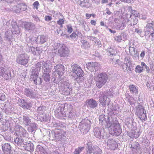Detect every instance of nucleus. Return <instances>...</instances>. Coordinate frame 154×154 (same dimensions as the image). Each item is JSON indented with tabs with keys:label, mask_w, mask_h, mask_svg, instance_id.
Wrapping results in <instances>:
<instances>
[{
	"label": "nucleus",
	"mask_w": 154,
	"mask_h": 154,
	"mask_svg": "<svg viewBox=\"0 0 154 154\" xmlns=\"http://www.w3.org/2000/svg\"><path fill=\"white\" fill-rule=\"evenodd\" d=\"M64 20L63 19H60L59 20L57 21V23L60 25V27L62 28L63 27V24L64 23Z\"/></svg>",
	"instance_id": "nucleus-52"
},
{
	"label": "nucleus",
	"mask_w": 154,
	"mask_h": 154,
	"mask_svg": "<svg viewBox=\"0 0 154 154\" xmlns=\"http://www.w3.org/2000/svg\"><path fill=\"white\" fill-rule=\"evenodd\" d=\"M139 146V144L138 142H133L131 144V148L133 151H134L138 149Z\"/></svg>",
	"instance_id": "nucleus-37"
},
{
	"label": "nucleus",
	"mask_w": 154,
	"mask_h": 154,
	"mask_svg": "<svg viewBox=\"0 0 154 154\" xmlns=\"http://www.w3.org/2000/svg\"><path fill=\"white\" fill-rule=\"evenodd\" d=\"M33 5V7L34 8L36 9L37 10L38 9V6L39 5V4L38 1H36L35 2Z\"/></svg>",
	"instance_id": "nucleus-55"
},
{
	"label": "nucleus",
	"mask_w": 154,
	"mask_h": 154,
	"mask_svg": "<svg viewBox=\"0 0 154 154\" xmlns=\"http://www.w3.org/2000/svg\"><path fill=\"white\" fill-rule=\"evenodd\" d=\"M45 64L44 66V69H50L51 68L52 66L51 62L49 60H47L46 62H45Z\"/></svg>",
	"instance_id": "nucleus-42"
},
{
	"label": "nucleus",
	"mask_w": 154,
	"mask_h": 154,
	"mask_svg": "<svg viewBox=\"0 0 154 154\" xmlns=\"http://www.w3.org/2000/svg\"><path fill=\"white\" fill-rule=\"evenodd\" d=\"M71 68L72 70L70 72V75L78 81L79 79L81 81L84 80V78L83 76L84 74L80 67L77 64H74L72 66Z\"/></svg>",
	"instance_id": "nucleus-2"
},
{
	"label": "nucleus",
	"mask_w": 154,
	"mask_h": 154,
	"mask_svg": "<svg viewBox=\"0 0 154 154\" xmlns=\"http://www.w3.org/2000/svg\"><path fill=\"white\" fill-rule=\"evenodd\" d=\"M32 106V104L31 102L29 103H26L25 106V108L29 109Z\"/></svg>",
	"instance_id": "nucleus-54"
},
{
	"label": "nucleus",
	"mask_w": 154,
	"mask_h": 154,
	"mask_svg": "<svg viewBox=\"0 0 154 154\" xmlns=\"http://www.w3.org/2000/svg\"><path fill=\"white\" fill-rule=\"evenodd\" d=\"M46 109V107L44 106H40L38 107L37 111L39 112H42Z\"/></svg>",
	"instance_id": "nucleus-48"
},
{
	"label": "nucleus",
	"mask_w": 154,
	"mask_h": 154,
	"mask_svg": "<svg viewBox=\"0 0 154 154\" xmlns=\"http://www.w3.org/2000/svg\"><path fill=\"white\" fill-rule=\"evenodd\" d=\"M84 149V147H79L75 149L74 154H79Z\"/></svg>",
	"instance_id": "nucleus-43"
},
{
	"label": "nucleus",
	"mask_w": 154,
	"mask_h": 154,
	"mask_svg": "<svg viewBox=\"0 0 154 154\" xmlns=\"http://www.w3.org/2000/svg\"><path fill=\"white\" fill-rule=\"evenodd\" d=\"M139 16V17L140 18L142 19L143 20H145L146 18V16L145 15H143V14L140 15L138 13L137 16Z\"/></svg>",
	"instance_id": "nucleus-61"
},
{
	"label": "nucleus",
	"mask_w": 154,
	"mask_h": 154,
	"mask_svg": "<svg viewBox=\"0 0 154 154\" xmlns=\"http://www.w3.org/2000/svg\"><path fill=\"white\" fill-rule=\"evenodd\" d=\"M60 108L59 107L57 109L55 110V113L57 114L59 116H61L62 115L60 112Z\"/></svg>",
	"instance_id": "nucleus-59"
},
{
	"label": "nucleus",
	"mask_w": 154,
	"mask_h": 154,
	"mask_svg": "<svg viewBox=\"0 0 154 154\" xmlns=\"http://www.w3.org/2000/svg\"><path fill=\"white\" fill-rule=\"evenodd\" d=\"M45 152L43 147L40 145H38L35 152V154H43Z\"/></svg>",
	"instance_id": "nucleus-32"
},
{
	"label": "nucleus",
	"mask_w": 154,
	"mask_h": 154,
	"mask_svg": "<svg viewBox=\"0 0 154 154\" xmlns=\"http://www.w3.org/2000/svg\"><path fill=\"white\" fill-rule=\"evenodd\" d=\"M5 99V96L3 94H0V100L4 101Z\"/></svg>",
	"instance_id": "nucleus-62"
},
{
	"label": "nucleus",
	"mask_w": 154,
	"mask_h": 154,
	"mask_svg": "<svg viewBox=\"0 0 154 154\" xmlns=\"http://www.w3.org/2000/svg\"><path fill=\"white\" fill-rule=\"evenodd\" d=\"M108 54L110 57L116 56L118 53L117 51L115 48H110L108 49Z\"/></svg>",
	"instance_id": "nucleus-30"
},
{
	"label": "nucleus",
	"mask_w": 154,
	"mask_h": 154,
	"mask_svg": "<svg viewBox=\"0 0 154 154\" xmlns=\"http://www.w3.org/2000/svg\"><path fill=\"white\" fill-rule=\"evenodd\" d=\"M24 27L26 30H32L35 29L34 24L30 22H26L24 24Z\"/></svg>",
	"instance_id": "nucleus-31"
},
{
	"label": "nucleus",
	"mask_w": 154,
	"mask_h": 154,
	"mask_svg": "<svg viewBox=\"0 0 154 154\" xmlns=\"http://www.w3.org/2000/svg\"><path fill=\"white\" fill-rule=\"evenodd\" d=\"M88 150L87 152L90 154L93 153V154H102V150L98 146L93 145L90 142H88L87 143Z\"/></svg>",
	"instance_id": "nucleus-7"
},
{
	"label": "nucleus",
	"mask_w": 154,
	"mask_h": 154,
	"mask_svg": "<svg viewBox=\"0 0 154 154\" xmlns=\"http://www.w3.org/2000/svg\"><path fill=\"white\" fill-rule=\"evenodd\" d=\"M59 85L61 90L67 93H69V91L72 90L70 84L66 81H63V83L60 82Z\"/></svg>",
	"instance_id": "nucleus-12"
},
{
	"label": "nucleus",
	"mask_w": 154,
	"mask_h": 154,
	"mask_svg": "<svg viewBox=\"0 0 154 154\" xmlns=\"http://www.w3.org/2000/svg\"><path fill=\"white\" fill-rule=\"evenodd\" d=\"M50 138L52 140L56 141H60L65 139L66 136V132L62 129H59L55 131H52L49 134Z\"/></svg>",
	"instance_id": "nucleus-4"
},
{
	"label": "nucleus",
	"mask_w": 154,
	"mask_h": 154,
	"mask_svg": "<svg viewBox=\"0 0 154 154\" xmlns=\"http://www.w3.org/2000/svg\"><path fill=\"white\" fill-rule=\"evenodd\" d=\"M38 72H35L33 71H32V74L31 75V79L34 81L35 84L36 85H40L42 83V79L40 77H38Z\"/></svg>",
	"instance_id": "nucleus-14"
},
{
	"label": "nucleus",
	"mask_w": 154,
	"mask_h": 154,
	"mask_svg": "<svg viewBox=\"0 0 154 154\" xmlns=\"http://www.w3.org/2000/svg\"><path fill=\"white\" fill-rule=\"evenodd\" d=\"M127 24L124 23L122 21V23L117 25L116 26V29L119 30H122L126 26Z\"/></svg>",
	"instance_id": "nucleus-41"
},
{
	"label": "nucleus",
	"mask_w": 154,
	"mask_h": 154,
	"mask_svg": "<svg viewBox=\"0 0 154 154\" xmlns=\"http://www.w3.org/2000/svg\"><path fill=\"white\" fill-rule=\"evenodd\" d=\"M15 133L17 135L20 136L27 137L28 136L26 130L20 126L16 127Z\"/></svg>",
	"instance_id": "nucleus-13"
},
{
	"label": "nucleus",
	"mask_w": 154,
	"mask_h": 154,
	"mask_svg": "<svg viewBox=\"0 0 154 154\" xmlns=\"http://www.w3.org/2000/svg\"><path fill=\"white\" fill-rule=\"evenodd\" d=\"M128 88L131 94L136 95L138 94V88L136 86L133 85H129Z\"/></svg>",
	"instance_id": "nucleus-26"
},
{
	"label": "nucleus",
	"mask_w": 154,
	"mask_h": 154,
	"mask_svg": "<svg viewBox=\"0 0 154 154\" xmlns=\"http://www.w3.org/2000/svg\"><path fill=\"white\" fill-rule=\"evenodd\" d=\"M86 103L88 107L92 109L96 108L97 106V102L92 99L87 100Z\"/></svg>",
	"instance_id": "nucleus-19"
},
{
	"label": "nucleus",
	"mask_w": 154,
	"mask_h": 154,
	"mask_svg": "<svg viewBox=\"0 0 154 154\" xmlns=\"http://www.w3.org/2000/svg\"><path fill=\"white\" fill-rule=\"evenodd\" d=\"M26 102L23 99H19L18 102V103L20 106L25 108Z\"/></svg>",
	"instance_id": "nucleus-39"
},
{
	"label": "nucleus",
	"mask_w": 154,
	"mask_h": 154,
	"mask_svg": "<svg viewBox=\"0 0 154 154\" xmlns=\"http://www.w3.org/2000/svg\"><path fill=\"white\" fill-rule=\"evenodd\" d=\"M12 37V35L8 33V31H7L5 33V38L7 40L10 41Z\"/></svg>",
	"instance_id": "nucleus-49"
},
{
	"label": "nucleus",
	"mask_w": 154,
	"mask_h": 154,
	"mask_svg": "<svg viewBox=\"0 0 154 154\" xmlns=\"http://www.w3.org/2000/svg\"><path fill=\"white\" fill-rule=\"evenodd\" d=\"M86 67L91 72L96 71L100 69V65L97 62H89L86 65Z\"/></svg>",
	"instance_id": "nucleus-10"
},
{
	"label": "nucleus",
	"mask_w": 154,
	"mask_h": 154,
	"mask_svg": "<svg viewBox=\"0 0 154 154\" xmlns=\"http://www.w3.org/2000/svg\"><path fill=\"white\" fill-rule=\"evenodd\" d=\"M144 31L145 38L146 39H149L151 37L152 41L154 40V21H151L149 20L147 22V24L144 28Z\"/></svg>",
	"instance_id": "nucleus-3"
},
{
	"label": "nucleus",
	"mask_w": 154,
	"mask_h": 154,
	"mask_svg": "<svg viewBox=\"0 0 154 154\" xmlns=\"http://www.w3.org/2000/svg\"><path fill=\"white\" fill-rule=\"evenodd\" d=\"M11 24L12 28L11 32L12 34L14 35L19 33L20 31L18 26L17 25V23L16 22H13Z\"/></svg>",
	"instance_id": "nucleus-29"
},
{
	"label": "nucleus",
	"mask_w": 154,
	"mask_h": 154,
	"mask_svg": "<svg viewBox=\"0 0 154 154\" xmlns=\"http://www.w3.org/2000/svg\"><path fill=\"white\" fill-rule=\"evenodd\" d=\"M128 101L131 105L132 107L134 109L135 108V106L137 105V103L136 100L132 97H130L128 99Z\"/></svg>",
	"instance_id": "nucleus-35"
},
{
	"label": "nucleus",
	"mask_w": 154,
	"mask_h": 154,
	"mask_svg": "<svg viewBox=\"0 0 154 154\" xmlns=\"http://www.w3.org/2000/svg\"><path fill=\"white\" fill-rule=\"evenodd\" d=\"M104 130L103 129L98 127H95L94 129V136L98 138H101L103 137V134Z\"/></svg>",
	"instance_id": "nucleus-15"
},
{
	"label": "nucleus",
	"mask_w": 154,
	"mask_h": 154,
	"mask_svg": "<svg viewBox=\"0 0 154 154\" xmlns=\"http://www.w3.org/2000/svg\"><path fill=\"white\" fill-rule=\"evenodd\" d=\"M91 123L90 120L85 119L80 123L79 128L81 132L83 134H86L90 129Z\"/></svg>",
	"instance_id": "nucleus-6"
},
{
	"label": "nucleus",
	"mask_w": 154,
	"mask_h": 154,
	"mask_svg": "<svg viewBox=\"0 0 154 154\" xmlns=\"http://www.w3.org/2000/svg\"><path fill=\"white\" fill-rule=\"evenodd\" d=\"M134 109H136V114L141 120H144L146 119V111L144 107L141 105L139 104L137 106H135Z\"/></svg>",
	"instance_id": "nucleus-8"
},
{
	"label": "nucleus",
	"mask_w": 154,
	"mask_h": 154,
	"mask_svg": "<svg viewBox=\"0 0 154 154\" xmlns=\"http://www.w3.org/2000/svg\"><path fill=\"white\" fill-rule=\"evenodd\" d=\"M55 71L57 72L59 76H62L63 74L64 66L61 64L57 65L55 67Z\"/></svg>",
	"instance_id": "nucleus-25"
},
{
	"label": "nucleus",
	"mask_w": 154,
	"mask_h": 154,
	"mask_svg": "<svg viewBox=\"0 0 154 154\" xmlns=\"http://www.w3.org/2000/svg\"><path fill=\"white\" fill-rule=\"evenodd\" d=\"M24 94L27 97L32 98H35L37 97L36 93L32 90L28 88H25Z\"/></svg>",
	"instance_id": "nucleus-16"
},
{
	"label": "nucleus",
	"mask_w": 154,
	"mask_h": 154,
	"mask_svg": "<svg viewBox=\"0 0 154 154\" xmlns=\"http://www.w3.org/2000/svg\"><path fill=\"white\" fill-rule=\"evenodd\" d=\"M146 86L149 90L150 91L153 90L154 89L153 83H149L147 82L146 84Z\"/></svg>",
	"instance_id": "nucleus-45"
},
{
	"label": "nucleus",
	"mask_w": 154,
	"mask_h": 154,
	"mask_svg": "<svg viewBox=\"0 0 154 154\" xmlns=\"http://www.w3.org/2000/svg\"><path fill=\"white\" fill-rule=\"evenodd\" d=\"M143 67H141V66L139 65L137 66L135 69V71L136 72L140 73L142 72L143 71Z\"/></svg>",
	"instance_id": "nucleus-46"
},
{
	"label": "nucleus",
	"mask_w": 154,
	"mask_h": 154,
	"mask_svg": "<svg viewBox=\"0 0 154 154\" xmlns=\"http://www.w3.org/2000/svg\"><path fill=\"white\" fill-rule=\"evenodd\" d=\"M20 8L21 10L23 11H24L26 10L27 9V6L25 4H22L21 5Z\"/></svg>",
	"instance_id": "nucleus-57"
},
{
	"label": "nucleus",
	"mask_w": 154,
	"mask_h": 154,
	"mask_svg": "<svg viewBox=\"0 0 154 154\" xmlns=\"http://www.w3.org/2000/svg\"><path fill=\"white\" fill-rule=\"evenodd\" d=\"M5 72L7 73L5 68L0 67V75L5 78V79L7 80L9 79V77L11 76V74L9 73L7 74Z\"/></svg>",
	"instance_id": "nucleus-23"
},
{
	"label": "nucleus",
	"mask_w": 154,
	"mask_h": 154,
	"mask_svg": "<svg viewBox=\"0 0 154 154\" xmlns=\"http://www.w3.org/2000/svg\"><path fill=\"white\" fill-rule=\"evenodd\" d=\"M82 45H81V47L83 48H85L89 47V44L86 41L83 40L81 41Z\"/></svg>",
	"instance_id": "nucleus-44"
},
{
	"label": "nucleus",
	"mask_w": 154,
	"mask_h": 154,
	"mask_svg": "<svg viewBox=\"0 0 154 154\" xmlns=\"http://www.w3.org/2000/svg\"><path fill=\"white\" fill-rule=\"evenodd\" d=\"M14 140L15 143L20 146L23 147L24 143H26V141L24 140L23 138L22 137H16Z\"/></svg>",
	"instance_id": "nucleus-22"
},
{
	"label": "nucleus",
	"mask_w": 154,
	"mask_h": 154,
	"mask_svg": "<svg viewBox=\"0 0 154 154\" xmlns=\"http://www.w3.org/2000/svg\"><path fill=\"white\" fill-rule=\"evenodd\" d=\"M131 65V63L128 59L125 58V59L124 63H123V69L124 68L125 66H127L130 67Z\"/></svg>",
	"instance_id": "nucleus-40"
},
{
	"label": "nucleus",
	"mask_w": 154,
	"mask_h": 154,
	"mask_svg": "<svg viewBox=\"0 0 154 154\" xmlns=\"http://www.w3.org/2000/svg\"><path fill=\"white\" fill-rule=\"evenodd\" d=\"M129 52L131 55H132L135 54L136 52L135 51V48H131V47H129Z\"/></svg>",
	"instance_id": "nucleus-51"
},
{
	"label": "nucleus",
	"mask_w": 154,
	"mask_h": 154,
	"mask_svg": "<svg viewBox=\"0 0 154 154\" xmlns=\"http://www.w3.org/2000/svg\"><path fill=\"white\" fill-rule=\"evenodd\" d=\"M45 64V62L44 61H41L35 64V69H33L32 71H34L35 72H38L39 73V72L41 69V67L44 69V66Z\"/></svg>",
	"instance_id": "nucleus-21"
},
{
	"label": "nucleus",
	"mask_w": 154,
	"mask_h": 154,
	"mask_svg": "<svg viewBox=\"0 0 154 154\" xmlns=\"http://www.w3.org/2000/svg\"><path fill=\"white\" fill-rule=\"evenodd\" d=\"M13 10L16 13L20 12L21 10L20 6V5H18L17 6H14L13 8Z\"/></svg>",
	"instance_id": "nucleus-47"
},
{
	"label": "nucleus",
	"mask_w": 154,
	"mask_h": 154,
	"mask_svg": "<svg viewBox=\"0 0 154 154\" xmlns=\"http://www.w3.org/2000/svg\"><path fill=\"white\" fill-rule=\"evenodd\" d=\"M70 36L72 39H74L77 38L78 35L75 32H73L70 35Z\"/></svg>",
	"instance_id": "nucleus-58"
},
{
	"label": "nucleus",
	"mask_w": 154,
	"mask_h": 154,
	"mask_svg": "<svg viewBox=\"0 0 154 154\" xmlns=\"http://www.w3.org/2000/svg\"><path fill=\"white\" fill-rule=\"evenodd\" d=\"M134 119H128L126 120L125 124L128 128H132L133 126Z\"/></svg>",
	"instance_id": "nucleus-34"
},
{
	"label": "nucleus",
	"mask_w": 154,
	"mask_h": 154,
	"mask_svg": "<svg viewBox=\"0 0 154 154\" xmlns=\"http://www.w3.org/2000/svg\"><path fill=\"white\" fill-rule=\"evenodd\" d=\"M131 15L128 14L123 13L122 16V19L123 20L122 21L124 23L127 24L131 17Z\"/></svg>",
	"instance_id": "nucleus-28"
},
{
	"label": "nucleus",
	"mask_w": 154,
	"mask_h": 154,
	"mask_svg": "<svg viewBox=\"0 0 154 154\" xmlns=\"http://www.w3.org/2000/svg\"><path fill=\"white\" fill-rule=\"evenodd\" d=\"M64 106L63 105L62 106H59V107L60 108V112L61 113L62 116H64L65 115V112L64 111Z\"/></svg>",
	"instance_id": "nucleus-56"
},
{
	"label": "nucleus",
	"mask_w": 154,
	"mask_h": 154,
	"mask_svg": "<svg viewBox=\"0 0 154 154\" xmlns=\"http://www.w3.org/2000/svg\"><path fill=\"white\" fill-rule=\"evenodd\" d=\"M95 79L96 86L100 88L106 83L108 79V76L106 73L102 72L96 75Z\"/></svg>",
	"instance_id": "nucleus-5"
},
{
	"label": "nucleus",
	"mask_w": 154,
	"mask_h": 154,
	"mask_svg": "<svg viewBox=\"0 0 154 154\" xmlns=\"http://www.w3.org/2000/svg\"><path fill=\"white\" fill-rule=\"evenodd\" d=\"M23 147L28 151H32L33 150L34 145L30 141L26 142L24 143Z\"/></svg>",
	"instance_id": "nucleus-27"
},
{
	"label": "nucleus",
	"mask_w": 154,
	"mask_h": 154,
	"mask_svg": "<svg viewBox=\"0 0 154 154\" xmlns=\"http://www.w3.org/2000/svg\"><path fill=\"white\" fill-rule=\"evenodd\" d=\"M105 92H100L99 94L100 102L103 106L106 105V101L107 98Z\"/></svg>",
	"instance_id": "nucleus-18"
},
{
	"label": "nucleus",
	"mask_w": 154,
	"mask_h": 154,
	"mask_svg": "<svg viewBox=\"0 0 154 154\" xmlns=\"http://www.w3.org/2000/svg\"><path fill=\"white\" fill-rule=\"evenodd\" d=\"M23 124L26 126H28L30 124L31 119L27 116H23Z\"/></svg>",
	"instance_id": "nucleus-33"
},
{
	"label": "nucleus",
	"mask_w": 154,
	"mask_h": 154,
	"mask_svg": "<svg viewBox=\"0 0 154 154\" xmlns=\"http://www.w3.org/2000/svg\"><path fill=\"white\" fill-rule=\"evenodd\" d=\"M99 124L103 128H109V132L112 135L119 136L122 132V129L118 122L117 121H112L109 117L106 119L104 115H100L99 117Z\"/></svg>",
	"instance_id": "nucleus-1"
},
{
	"label": "nucleus",
	"mask_w": 154,
	"mask_h": 154,
	"mask_svg": "<svg viewBox=\"0 0 154 154\" xmlns=\"http://www.w3.org/2000/svg\"><path fill=\"white\" fill-rule=\"evenodd\" d=\"M109 148L111 149L115 150L118 147L116 142L112 139H109L107 142Z\"/></svg>",
	"instance_id": "nucleus-17"
},
{
	"label": "nucleus",
	"mask_w": 154,
	"mask_h": 154,
	"mask_svg": "<svg viewBox=\"0 0 154 154\" xmlns=\"http://www.w3.org/2000/svg\"><path fill=\"white\" fill-rule=\"evenodd\" d=\"M115 39L116 41L120 42L122 40V37L120 35L116 36L115 38Z\"/></svg>",
	"instance_id": "nucleus-60"
},
{
	"label": "nucleus",
	"mask_w": 154,
	"mask_h": 154,
	"mask_svg": "<svg viewBox=\"0 0 154 154\" xmlns=\"http://www.w3.org/2000/svg\"><path fill=\"white\" fill-rule=\"evenodd\" d=\"M2 148L5 154H10L11 151V146L8 143L2 144Z\"/></svg>",
	"instance_id": "nucleus-20"
},
{
	"label": "nucleus",
	"mask_w": 154,
	"mask_h": 154,
	"mask_svg": "<svg viewBox=\"0 0 154 154\" xmlns=\"http://www.w3.org/2000/svg\"><path fill=\"white\" fill-rule=\"evenodd\" d=\"M44 74L43 75V77L44 78V79L46 82H49L50 79L49 73L51 72V69H44Z\"/></svg>",
	"instance_id": "nucleus-24"
},
{
	"label": "nucleus",
	"mask_w": 154,
	"mask_h": 154,
	"mask_svg": "<svg viewBox=\"0 0 154 154\" xmlns=\"http://www.w3.org/2000/svg\"><path fill=\"white\" fill-rule=\"evenodd\" d=\"M116 62L119 66H122L123 68V62H121L119 59L116 60Z\"/></svg>",
	"instance_id": "nucleus-63"
},
{
	"label": "nucleus",
	"mask_w": 154,
	"mask_h": 154,
	"mask_svg": "<svg viewBox=\"0 0 154 154\" xmlns=\"http://www.w3.org/2000/svg\"><path fill=\"white\" fill-rule=\"evenodd\" d=\"M137 23V19L135 18V19H133L131 20V26L135 25Z\"/></svg>",
	"instance_id": "nucleus-53"
},
{
	"label": "nucleus",
	"mask_w": 154,
	"mask_h": 154,
	"mask_svg": "<svg viewBox=\"0 0 154 154\" xmlns=\"http://www.w3.org/2000/svg\"><path fill=\"white\" fill-rule=\"evenodd\" d=\"M56 45L57 46H60L58 53L60 57H66L68 56L69 51L68 48L64 45H60L58 44Z\"/></svg>",
	"instance_id": "nucleus-11"
},
{
	"label": "nucleus",
	"mask_w": 154,
	"mask_h": 154,
	"mask_svg": "<svg viewBox=\"0 0 154 154\" xmlns=\"http://www.w3.org/2000/svg\"><path fill=\"white\" fill-rule=\"evenodd\" d=\"M52 19V17L51 16H46L45 17V20L47 21H49Z\"/></svg>",
	"instance_id": "nucleus-64"
},
{
	"label": "nucleus",
	"mask_w": 154,
	"mask_h": 154,
	"mask_svg": "<svg viewBox=\"0 0 154 154\" xmlns=\"http://www.w3.org/2000/svg\"><path fill=\"white\" fill-rule=\"evenodd\" d=\"M29 56L26 54L19 55L17 57L16 62L18 64L25 66L28 62Z\"/></svg>",
	"instance_id": "nucleus-9"
},
{
	"label": "nucleus",
	"mask_w": 154,
	"mask_h": 154,
	"mask_svg": "<svg viewBox=\"0 0 154 154\" xmlns=\"http://www.w3.org/2000/svg\"><path fill=\"white\" fill-rule=\"evenodd\" d=\"M38 39L40 40V43L41 44L44 43L47 40V38L44 35L38 36Z\"/></svg>",
	"instance_id": "nucleus-38"
},
{
	"label": "nucleus",
	"mask_w": 154,
	"mask_h": 154,
	"mask_svg": "<svg viewBox=\"0 0 154 154\" xmlns=\"http://www.w3.org/2000/svg\"><path fill=\"white\" fill-rule=\"evenodd\" d=\"M30 126L29 127L28 130L29 132H33L36 129V124L35 123H30Z\"/></svg>",
	"instance_id": "nucleus-36"
},
{
	"label": "nucleus",
	"mask_w": 154,
	"mask_h": 154,
	"mask_svg": "<svg viewBox=\"0 0 154 154\" xmlns=\"http://www.w3.org/2000/svg\"><path fill=\"white\" fill-rule=\"evenodd\" d=\"M67 32L69 33H71L73 31V29L72 26L69 24L66 26Z\"/></svg>",
	"instance_id": "nucleus-50"
}]
</instances>
